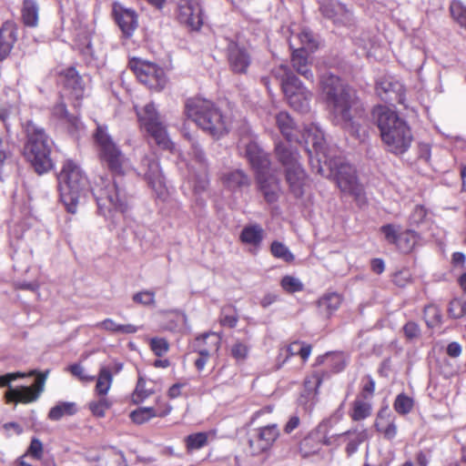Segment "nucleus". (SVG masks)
Wrapping results in <instances>:
<instances>
[{
  "label": "nucleus",
  "instance_id": "7c9ffc66",
  "mask_svg": "<svg viewBox=\"0 0 466 466\" xmlns=\"http://www.w3.org/2000/svg\"><path fill=\"white\" fill-rule=\"evenodd\" d=\"M306 53L301 49H294L291 56V65L298 74L312 81L314 76L309 68Z\"/></svg>",
  "mask_w": 466,
  "mask_h": 466
},
{
  "label": "nucleus",
  "instance_id": "49530a36",
  "mask_svg": "<svg viewBox=\"0 0 466 466\" xmlns=\"http://www.w3.org/2000/svg\"><path fill=\"white\" fill-rule=\"evenodd\" d=\"M384 237L385 241L390 245H396L400 234L401 232V226L396 224H385L380 228Z\"/></svg>",
  "mask_w": 466,
  "mask_h": 466
},
{
  "label": "nucleus",
  "instance_id": "4c0bfd02",
  "mask_svg": "<svg viewBox=\"0 0 466 466\" xmlns=\"http://www.w3.org/2000/svg\"><path fill=\"white\" fill-rule=\"evenodd\" d=\"M99 466H127L122 451L115 447L104 449Z\"/></svg>",
  "mask_w": 466,
  "mask_h": 466
},
{
  "label": "nucleus",
  "instance_id": "423d86ee",
  "mask_svg": "<svg viewBox=\"0 0 466 466\" xmlns=\"http://www.w3.org/2000/svg\"><path fill=\"white\" fill-rule=\"evenodd\" d=\"M25 131L26 142L23 150L24 157L37 174L47 173L55 166L52 158L55 146L53 139L42 127L37 126L33 121L26 122Z\"/></svg>",
  "mask_w": 466,
  "mask_h": 466
},
{
  "label": "nucleus",
  "instance_id": "052dcab7",
  "mask_svg": "<svg viewBox=\"0 0 466 466\" xmlns=\"http://www.w3.org/2000/svg\"><path fill=\"white\" fill-rule=\"evenodd\" d=\"M109 408V403L106 399H100L97 401H93L89 403V409L92 413L99 418L105 416V411Z\"/></svg>",
  "mask_w": 466,
  "mask_h": 466
},
{
  "label": "nucleus",
  "instance_id": "a878e982",
  "mask_svg": "<svg viewBox=\"0 0 466 466\" xmlns=\"http://www.w3.org/2000/svg\"><path fill=\"white\" fill-rule=\"evenodd\" d=\"M52 113L54 116L66 125L68 132L72 135L77 134L84 128L83 123L78 116L70 115L63 102L57 103L53 107Z\"/></svg>",
  "mask_w": 466,
  "mask_h": 466
},
{
  "label": "nucleus",
  "instance_id": "2f4dec72",
  "mask_svg": "<svg viewBox=\"0 0 466 466\" xmlns=\"http://www.w3.org/2000/svg\"><path fill=\"white\" fill-rule=\"evenodd\" d=\"M22 21L25 26L36 27L38 25L39 6L35 0H24L21 9Z\"/></svg>",
  "mask_w": 466,
  "mask_h": 466
},
{
  "label": "nucleus",
  "instance_id": "473e14b6",
  "mask_svg": "<svg viewBox=\"0 0 466 466\" xmlns=\"http://www.w3.org/2000/svg\"><path fill=\"white\" fill-rule=\"evenodd\" d=\"M299 40L301 46L297 49H301L303 52H313L318 48V40L316 39L314 34L309 28H303L299 33L296 35H292L291 39L289 41V46L293 48V41Z\"/></svg>",
  "mask_w": 466,
  "mask_h": 466
},
{
  "label": "nucleus",
  "instance_id": "cd10ccee",
  "mask_svg": "<svg viewBox=\"0 0 466 466\" xmlns=\"http://www.w3.org/2000/svg\"><path fill=\"white\" fill-rule=\"evenodd\" d=\"M223 184L230 190L242 189L250 185L249 177L241 169H235L225 173L222 177Z\"/></svg>",
  "mask_w": 466,
  "mask_h": 466
},
{
  "label": "nucleus",
  "instance_id": "a211bd4d",
  "mask_svg": "<svg viewBox=\"0 0 466 466\" xmlns=\"http://www.w3.org/2000/svg\"><path fill=\"white\" fill-rule=\"evenodd\" d=\"M227 58L230 70L235 74H246L251 64V56L247 47L233 40L227 46Z\"/></svg>",
  "mask_w": 466,
  "mask_h": 466
},
{
  "label": "nucleus",
  "instance_id": "774afa93",
  "mask_svg": "<svg viewBox=\"0 0 466 466\" xmlns=\"http://www.w3.org/2000/svg\"><path fill=\"white\" fill-rule=\"evenodd\" d=\"M118 325L119 324L116 323L112 319H106L100 322H97L96 324V327L98 329H102L104 330L109 331V332L117 333Z\"/></svg>",
  "mask_w": 466,
  "mask_h": 466
},
{
  "label": "nucleus",
  "instance_id": "338daca9",
  "mask_svg": "<svg viewBox=\"0 0 466 466\" xmlns=\"http://www.w3.org/2000/svg\"><path fill=\"white\" fill-rule=\"evenodd\" d=\"M403 331L407 339H413L420 335V329L414 321L407 322L403 327Z\"/></svg>",
  "mask_w": 466,
  "mask_h": 466
},
{
  "label": "nucleus",
  "instance_id": "6e6d98bb",
  "mask_svg": "<svg viewBox=\"0 0 466 466\" xmlns=\"http://www.w3.org/2000/svg\"><path fill=\"white\" fill-rule=\"evenodd\" d=\"M150 349L155 355L161 357L169 350V344L164 338H152L150 339Z\"/></svg>",
  "mask_w": 466,
  "mask_h": 466
},
{
  "label": "nucleus",
  "instance_id": "0eeeda50",
  "mask_svg": "<svg viewBox=\"0 0 466 466\" xmlns=\"http://www.w3.org/2000/svg\"><path fill=\"white\" fill-rule=\"evenodd\" d=\"M271 73L279 80L289 105L298 112H309L312 93L293 74L291 69L287 65H280L273 68Z\"/></svg>",
  "mask_w": 466,
  "mask_h": 466
},
{
  "label": "nucleus",
  "instance_id": "b1692460",
  "mask_svg": "<svg viewBox=\"0 0 466 466\" xmlns=\"http://www.w3.org/2000/svg\"><path fill=\"white\" fill-rule=\"evenodd\" d=\"M256 180L265 200L269 204L277 202L279 197V185L277 178L268 175V172L256 176Z\"/></svg>",
  "mask_w": 466,
  "mask_h": 466
},
{
  "label": "nucleus",
  "instance_id": "bb28decb",
  "mask_svg": "<svg viewBox=\"0 0 466 466\" xmlns=\"http://www.w3.org/2000/svg\"><path fill=\"white\" fill-rule=\"evenodd\" d=\"M264 229L259 224H251L243 228L239 239L243 244L249 245L258 249L264 239Z\"/></svg>",
  "mask_w": 466,
  "mask_h": 466
},
{
  "label": "nucleus",
  "instance_id": "f03ea898",
  "mask_svg": "<svg viewBox=\"0 0 466 466\" xmlns=\"http://www.w3.org/2000/svg\"><path fill=\"white\" fill-rule=\"evenodd\" d=\"M306 144L311 168L322 177L332 178L344 194L353 197L357 201L364 198L363 187L359 183L355 168L339 157H331L323 130L317 124H310L302 134Z\"/></svg>",
  "mask_w": 466,
  "mask_h": 466
},
{
  "label": "nucleus",
  "instance_id": "5fc2aeb1",
  "mask_svg": "<svg viewBox=\"0 0 466 466\" xmlns=\"http://www.w3.org/2000/svg\"><path fill=\"white\" fill-rule=\"evenodd\" d=\"M153 393L152 390L146 389V380L143 378H139L136 386L133 399L136 403L144 401Z\"/></svg>",
  "mask_w": 466,
  "mask_h": 466
},
{
  "label": "nucleus",
  "instance_id": "8fccbe9b",
  "mask_svg": "<svg viewBox=\"0 0 466 466\" xmlns=\"http://www.w3.org/2000/svg\"><path fill=\"white\" fill-rule=\"evenodd\" d=\"M374 426L377 431L381 432L386 440L392 441L397 435L398 428L394 419L390 420L386 426H383L380 421H375Z\"/></svg>",
  "mask_w": 466,
  "mask_h": 466
},
{
  "label": "nucleus",
  "instance_id": "2eb2a0df",
  "mask_svg": "<svg viewBox=\"0 0 466 466\" xmlns=\"http://www.w3.org/2000/svg\"><path fill=\"white\" fill-rule=\"evenodd\" d=\"M240 147L245 148V157L256 173V176L268 173L270 167V159L257 143L255 137H243L240 140Z\"/></svg>",
  "mask_w": 466,
  "mask_h": 466
},
{
  "label": "nucleus",
  "instance_id": "bf43d9fd",
  "mask_svg": "<svg viewBox=\"0 0 466 466\" xmlns=\"http://www.w3.org/2000/svg\"><path fill=\"white\" fill-rule=\"evenodd\" d=\"M133 300L134 302L142 304L144 306L154 305L155 293L148 290L137 292L133 296Z\"/></svg>",
  "mask_w": 466,
  "mask_h": 466
},
{
  "label": "nucleus",
  "instance_id": "4be33fe9",
  "mask_svg": "<svg viewBox=\"0 0 466 466\" xmlns=\"http://www.w3.org/2000/svg\"><path fill=\"white\" fill-rule=\"evenodd\" d=\"M63 84L68 95L77 102L75 107L80 106L79 100L85 96L86 86L81 76L75 67H69L63 74Z\"/></svg>",
  "mask_w": 466,
  "mask_h": 466
},
{
  "label": "nucleus",
  "instance_id": "f8f14e48",
  "mask_svg": "<svg viewBox=\"0 0 466 466\" xmlns=\"http://www.w3.org/2000/svg\"><path fill=\"white\" fill-rule=\"evenodd\" d=\"M130 67L134 71L139 82L151 89L160 90L167 83V76L163 68L150 62L135 60L130 62Z\"/></svg>",
  "mask_w": 466,
  "mask_h": 466
},
{
  "label": "nucleus",
  "instance_id": "37998d69",
  "mask_svg": "<svg viewBox=\"0 0 466 466\" xmlns=\"http://www.w3.org/2000/svg\"><path fill=\"white\" fill-rule=\"evenodd\" d=\"M270 252L273 257L282 259L285 262H291L295 257L289 250V248L278 240H274L270 245Z\"/></svg>",
  "mask_w": 466,
  "mask_h": 466
},
{
  "label": "nucleus",
  "instance_id": "de8ad7c7",
  "mask_svg": "<svg viewBox=\"0 0 466 466\" xmlns=\"http://www.w3.org/2000/svg\"><path fill=\"white\" fill-rule=\"evenodd\" d=\"M324 378V372L322 371H313L310 375H309L304 380V388L308 394L318 393V390L320 387L322 380Z\"/></svg>",
  "mask_w": 466,
  "mask_h": 466
},
{
  "label": "nucleus",
  "instance_id": "e2e57ef3",
  "mask_svg": "<svg viewBox=\"0 0 466 466\" xmlns=\"http://www.w3.org/2000/svg\"><path fill=\"white\" fill-rule=\"evenodd\" d=\"M67 370L73 376L78 378L82 381H92L94 380L93 376L86 374L83 366L79 363L70 365Z\"/></svg>",
  "mask_w": 466,
  "mask_h": 466
},
{
  "label": "nucleus",
  "instance_id": "864d4df0",
  "mask_svg": "<svg viewBox=\"0 0 466 466\" xmlns=\"http://www.w3.org/2000/svg\"><path fill=\"white\" fill-rule=\"evenodd\" d=\"M220 324L228 328L236 327L238 323V316L235 309L231 307L223 308L220 314Z\"/></svg>",
  "mask_w": 466,
  "mask_h": 466
},
{
  "label": "nucleus",
  "instance_id": "79ce46f5",
  "mask_svg": "<svg viewBox=\"0 0 466 466\" xmlns=\"http://www.w3.org/2000/svg\"><path fill=\"white\" fill-rule=\"evenodd\" d=\"M414 406L413 399L406 395L405 393H400L397 395L393 408L397 413L400 415H406L410 413Z\"/></svg>",
  "mask_w": 466,
  "mask_h": 466
},
{
  "label": "nucleus",
  "instance_id": "09e8293b",
  "mask_svg": "<svg viewBox=\"0 0 466 466\" xmlns=\"http://www.w3.org/2000/svg\"><path fill=\"white\" fill-rule=\"evenodd\" d=\"M299 341H294L288 345L286 348H282L279 350V353L278 356L279 368L283 366L290 357L299 355Z\"/></svg>",
  "mask_w": 466,
  "mask_h": 466
},
{
  "label": "nucleus",
  "instance_id": "69168bd1",
  "mask_svg": "<svg viewBox=\"0 0 466 466\" xmlns=\"http://www.w3.org/2000/svg\"><path fill=\"white\" fill-rule=\"evenodd\" d=\"M365 380L366 382L362 386L361 396L363 399H370L373 396L376 383L370 375H367Z\"/></svg>",
  "mask_w": 466,
  "mask_h": 466
},
{
  "label": "nucleus",
  "instance_id": "c9c22d12",
  "mask_svg": "<svg viewBox=\"0 0 466 466\" xmlns=\"http://www.w3.org/2000/svg\"><path fill=\"white\" fill-rule=\"evenodd\" d=\"M420 239V235L413 229L401 231L395 247L402 253L411 252Z\"/></svg>",
  "mask_w": 466,
  "mask_h": 466
},
{
  "label": "nucleus",
  "instance_id": "680f3d73",
  "mask_svg": "<svg viewBox=\"0 0 466 466\" xmlns=\"http://www.w3.org/2000/svg\"><path fill=\"white\" fill-rule=\"evenodd\" d=\"M342 436H351L354 442L360 445L367 438L368 432L366 429L359 430L358 428L350 429L341 434Z\"/></svg>",
  "mask_w": 466,
  "mask_h": 466
},
{
  "label": "nucleus",
  "instance_id": "4d7b16f0",
  "mask_svg": "<svg viewBox=\"0 0 466 466\" xmlns=\"http://www.w3.org/2000/svg\"><path fill=\"white\" fill-rule=\"evenodd\" d=\"M427 210L422 206H416L409 218L410 226L419 227L426 218Z\"/></svg>",
  "mask_w": 466,
  "mask_h": 466
},
{
  "label": "nucleus",
  "instance_id": "4468645a",
  "mask_svg": "<svg viewBox=\"0 0 466 466\" xmlns=\"http://www.w3.org/2000/svg\"><path fill=\"white\" fill-rule=\"evenodd\" d=\"M47 376L48 370L40 372L36 377L33 387L19 386L16 388H10V390H8L5 394L6 401L26 404L37 400L41 393L44 391Z\"/></svg>",
  "mask_w": 466,
  "mask_h": 466
},
{
  "label": "nucleus",
  "instance_id": "f257e3e1",
  "mask_svg": "<svg viewBox=\"0 0 466 466\" xmlns=\"http://www.w3.org/2000/svg\"><path fill=\"white\" fill-rule=\"evenodd\" d=\"M57 180L60 199L69 213L76 212L80 198H86L89 192L96 199L98 213L113 223H116L127 210V205L120 198L115 181L107 177H99L90 188L83 170L72 160L64 163Z\"/></svg>",
  "mask_w": 466,
  "mask_h": 466
},
{
  "label": "nucleus",
  "instance_id": "3c124183",
  "mask_svg": "<svg viewBox=\"0 0 466 466\" xmlns=\"http://www.w3.org/2000/svg\"><path fill=\"white\" fill-rule=\"evenodd\" d=\"M449 315L453 319H460L466 314V301L461 299H453L448 308Z\"/></svg>",
  "mask_w": 466,
  "mask_h": 466
},
{
  "label": "nucleus",
  "instance_id": "603ef678",
  "mask_svg": "<svg viewBox=\"0 0 466 466\" xmlns=\"http://www.w3.org/2000/svg\"><path fill=\"white\" fill-rule=\"evenodd\" d=\"M280 284L282 289L289 293H295L303 289L302 282L298 278L292 276L283 277Z\"/></svg>",
  "mask_w": 466,
  "mask_h": 466
},
{
  "label": "nucleus",
  "instance_id": "393cba45",
  "mask_svg": "<svg viewBox=\"0 0 466 466\" xmlns=\"http://www.w3.org/2000/svg\"><path fill=\"white\" fill-rule=\"evenodd\" d=\"M203 339H200L197 343H192L191 345L193 351L198 355L194 360V365L198 371H202L205 369L210 355L217 352L220 345L219 338H213L214 341H210L208 347H202L200 343Z\"/></svg>",
  "mask_w": 466,
  "mask_h": 466
},
{
  "label": "nucleus",
  "instance_id": "ddd939ff",
  "mask_svg": "<svg viewBox=\"0 0 466 466\" xmlns=\"http://www.w3.org/2000/svg\"><path fill=\"white\" fill-rule=\"evenodd\" d=\"M139 172L144 175L150 187L158 198L166 195L165 177L154 154L145 155L140 161Z\"/></svg>",
  "mask_w": 466,
  "mask_h": 466
},
{
  "label": "nucleus",
  "instance_id": "a18cd8bd",
  "mask_svg": "<svg viewBox=\"0 0 466 466\" xmlns=\"http://www.w3.org/2000/svg\"><path fill=\"white\" fill-rule=\"evenodd\" d=\"M424 319L429 328H434L441 323V311L435 305H429L424 309Z\"/></svg>",
  "mask_w": 466,
  "mask_h": 466
},
{
  "label": "nucleus",
  "instance_id": "20e7f679",
  "mask_svg": "<svg viewBox=\"0 0 466 466\" xmlns=\"http://www.w3.org/2000/svg\"><path fill=\"white\" fill-rule=\"evenodd\" d=\"M383 144L387 151L399 156L406 153L413 141V135L407 121L388 106H377L372 110Z\"/></svg>",
  "mask_w": 466,
  "mask_h": 466
},
{
  "label": "nucleus",
  "instance_id": "58836bf2",
  "mask_svg": "<svg viewBox=\"0 0 466 466\" xmlns=\"http://www.w3.org/2000/svg\"><path fill=\"white\" fill-rule=\"evenodd\" d=\"M113 382L112 370L109 366H102L98 372L96 385V390L98 395L105 396L107 394Z\"/></svg>",
  "mask_w": 466,
  "mask_h": 466
},
{
  "label": "nucleus",
  "instance_id": "6e6552de",
  "mask_svg": "<svg viewBox=\"0 0 466 466\" xmlns=\"http://www.w3.org/2000/svg\"><path fill=\"white\" fill-rule=\"evenodd\" d=\"M275 154L278 160L285 167L286 180L290 192L297 198L304 194L306 173L299 162L298 150L290 145L279 142L275 146Z\"/></svg>",
  "mask_w": 466,
  "mask_h": 466
},
{
  "label": "nucleus",
  "instance_id": "aec40b11",
  "mask_svg": "<svg viewBox=\"0 0 466 466\" xmlns=\"http://www.w3.org/2000/svg\"><path fill=\"white\" fill-rule=\"evenodd\" d=\"M112 13L123 35L126 37L132 36L138 25V16L136 11L127 8L119 3H114Z\"/></svg>",
  "mask_w": 466,
  "mask_h": 466
},
{
  "label": "nucleus",
  "instance_id": "ea45409f",
  "mask_svg": "<svg viewBox=\"0 0 466 466\" xmlns=\"http://www.w3.org/2000/svg\"><path fill=\"white\" fill-rule=\"evenodd\" d=\"M371 404L363 400H355L352 403L350 417L355 421H360L370 417L371 414Z\"/></svg>",
  "mask_w": 466,
  "mask_h": 466
},
{
  "label": "nucleus",
  "instance_id": "1a4fd4ad",
  "mask_svg": "<svg viewBox=\"0 0 466 466\" xmlns=\"http://www.w3.org/2000/svg\"><path fill=\"white\" fill-rule=\"evenodd\" d=\"M94 137L98 147V154L102 162L106 164L112 172L122 174L126 157L118 146L113 141L111 136L107 133L106 126L98 125Z\"/></svg>",
  "mask_w": 466,
  "mask_h": 466
},
{
  "label": "nucleus",
  "instance_id": "dca6fc26",
  "mask_svg": "<svg viewBox=\"0 0 466 466\" xmlns=\"http://www.w3.org/2000/svg\"><path fill=\"white\" fill-rule=\"evenodd\" d=\"M319 11L325 18L329 19L337 26H350L353 22L352 13L344 4L337 0H321Z\"/></svg>",
  "mask_w": 466,
  "mask_h": 466
},
{
  "label": "nucleus",
  "instance_id": "9d476101",
  "mask_svg": "<svg viewBox=\"0 0 466 466\" xmlns=\"http://www.w3.org/2000/svg\"><path fill=\"white\" fill-rule=\"evenodd\" d=\"M184 137L187 139L190 146L188 154L198 166V170L195 169L192 164L188 166L189 181L192 184L194 192L200 194L208 188L209 184L206 155L198 140L192 135L185 132Z\"/></svg>",
  "mask_w": 466,
  "mask_h": 466
},
{
  "label": "nucleus",
  "instance_id": "c85d7f7f",
  "mask_svg": "<svg viewBox=\"0 0 466 466\" xmlns=\"http://www.w3.org/2000/svg\"><path fill=\"white\" fill-rule=\"evenodd\" d=\"M276 123L279 131L289 143L299 141L295 123L287 112H279L276 116Z\"/></svg>",
  "mask_w": 466,
  "mask_h": 466
},
{
  "label": "nucleus",
  "instance_id": "72a5a7b5",
  "mask_svg": "<svg viewBox=\"0 0 466 466\" xmlns=\"http://www.w3.org/2000/svg\"><path fill=\"white\" fill-rule=\"evenodd\" d=\"M322 424H319L316 431L309 432L299 443V451L303 456L307 457L311 454L317 453L321 447L320 439L319 437V431L321 429Z\"/></svg>",
  "mask_w": 466,
  "mask_h": 466
},
{
  "label": "nucleus",
  "instance_id": "5701e85b",
  "mask_svg": "<svg viewBox=\"0 0 466 466\" xmlns=\"http://www.w3.org/2000/svg\"><path fill=\"white\" fill-rule=\"evenodd\" d=\"M17 25L13 20L5 21L0 27V61L11 53L17 40Z\"/></svg>",
  "mask_w": 466,
  "mask_h": 466
},
{
  "label": "nucleus",
  "instance_id": "13d9d810",
  "mask_svg": "<svg viewBox=\"0 0 466 466\" xmlns=\"http://www.w3.org/2000/svg\"><path fill=\"white\" fill-rule=\"evenodd\" d=\"M26 455H29L35 460H41L43 458L44 446L38 438H32Z\"/></svg>",
  "mask_w": 466,
  "mask_h": 466
},
{
  "label": "nucleus",
  "instance_id": "a19ab883",
  "mask_svg": "<svg viewBox=\"0 0 466 466\" xmlns=\"http://www.w3.org/2000/svg\"><path fill=\"white\" fill-rule=\"evenodd\" d=\"M208 434L207 432H197L189 434L185 438V444L187 452L200 450L208 444Z\"/></svg>",
  "mask_w": 466,
  "mask_h": 466
},
{
  "label": "nucleus",
  "instance_id": "f704fd0d",
  "mask_svg": "<svg viewBox=\"0 0 466 466\" xmlns=\"http://www.w3.org/2000/svg\"><path fill=\"white\" fill-rule=\"evenodd\" d=\"M340 304L341 298L335 292L325 294L318 300L319 311L327 317L333 314L339 308Z\"/></svg>",
  "mask_w": 466,
  "mask_h": 466
},
{
  "label": "nucleus",
  "instance_id": "0e129e2a",
  "mask_svg": "<svg viewBox=\"0 0 466 466\" xmlns=\"http://www.w3.org/2000/svg\"><path fill=\"white\" fill-rule=\"evenodd\" d=\"M248 353L247 345L241 342H237L231 347V355L237 360H244Z\"/></svg>",
  "mask_w": 466,
  "mask_h": 466
},
{
  "label": "nucleus",
  "instance_id": "412c9836",
  "mask_svg": "<svg viewBox=\"0 0 466 466\" xmlns=\"http://www.w3.org/2000/svg\"><path fill=\"white\" fill-rule=\"evenodd\" d=\"M177 18L181 24L186 25L191 30H199L203 24L201 9L193 0H185L180 3Z\"/></svg>",
  "mask_w": 466,
  "mask_h": 466
},
{
  "label": "nucleus",
  "instance_id": "c03bdc74",
  "mask_svg": "<svg viewBox=\"0 0 466 466\" xmlns=\"http://www.w3.org/2000/svg\"><path fill=\"white\" fill-rule=\"evenodd\" d=\"M452 18L466 29V6L460 0H452L450 5Z\"/></svg>",
  "mask_w": 466,
  "mask_h": 466
},
{
  "label": "nucleus",
  "instance_id": "39448f33",
  "mask_svg": "<svg viewBox=\"0 0 466 466\" xmlns=\"http://www.w3.org/2000/svg\"><path fill=\"white\" fill-rule=\"evenodd\" d=\"M185 114L205 133L218 139L228 134L230 119L210 100L191 97L185 103Z\"/></svg>",
  "mask_w": 466,
  "mask_h": 466
},
{
  "label": "nucleus",
  "instance_id": "9b49d317",
  "mask_svg": "<svg viewBox=\"0 0 466 466\" xmlns=\"http://www.w3.org/2000/svg\"><path fill=\"white\" fill-rule=\"evenodd\" d=\"M137 115L141 127L155 142L163 148H169L172 143L154 103H148L143 108L137 109Z\"/></svg>",
  "mask_w": 466,
  "mask_h": 466
},
{
  "label": "nucleus",
  "instance_id": "7ed1b4c3",
  "mask_svg": "<svg viewBox=\"0 0 466 466\" xmlns=\"http://www.w3.org/2000/svg\"><path fill=\"white\" fill-rule=\"evenodd\" d=\"M320 86L333 123L353 136H359L360 125L351 113L353 96L350 87L331 73L321 76Z\"/></svg>",
  "mask_w": 466,
  "mask_h": 466
},
{
  "label": "nucleus",
  "instance_id": "6ab92c4d",
  "mask_svg": "<svg viewBox=\"0 0 466 466\" xmlns=\"http://www.w3.org/2000/svg\"><path fill=\"white\" fill-rule=\"evenodd\" d=\"M376 93L385 102H397L403 105L405 90L402 84L391 77H381L376 83Z\"/></svg>",
  "mask_w": 466,
  "mask_h": 466
},
{
  "label": "nucleus",
  "instance_id": "e433bc0d",
  "mask_svg": "<svg viewBox=\"0 0 466 466\" xmlns=\"http://www.w3.org/2000/svg\"><path fill=\"white\" fill-rule=\"evenodd\" d=\"M77 412L75 402L60 401L52 407L48 412V419L54 421L61 420L64 416H72Z\"/></svg>",
  "mask_w": 466,
  "mask_h": 466
},
{
  "label": "nucleus",
  "instance_id": "f3484780",
  "mask_svg": "<svg viewBox=\"0 0 466 466\" xmlns=\"http://www.w3.org/2000/svg\"><path fill=\"white\" fill-rule=\"evenodd\" d=\"M279 435L277 424L261 427L249 439L248 444L252 455H259L271 448Z\"/></svg>",
  "mask_w": 466,
  "mask_h": 466
},
{
  "label": "nucleus",
  "instance_id": "c756f323",
  "mask_svg": "<svg viewBox=\"0 0 466 466\" xmlns=\"http://www.w3.org/2000/svg\"><path fill=\"white\" fill-rule=\"evenodd\" d=\"M171 405H167L165 410L157 411L153 407H142L130 413V419L136 424H143L155 417H165L170 413Z\"/></svg>",
  "mask_w": 466,
  "mask_h": 466
}]
</instances>
